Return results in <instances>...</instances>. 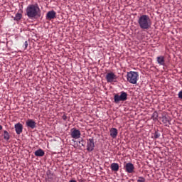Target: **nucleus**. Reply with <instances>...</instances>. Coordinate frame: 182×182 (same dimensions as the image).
<instances>
[{"instance_id":"9d476101","label":"nucleus","mask_w":182,"mask_h":182,"mask_svg":"<svg viewBox=\"0 0 182 182\" xmlns=\"http://www.w3.org/2000/svg\"><path fill=\"white\" fill-rule=\"evenodd\" d=\"M56 14H57V13H55V11L52 10V11H48L46 14V19L50 21L51 19H55Z\"/></svg>"},{"instance_id":"1a4fd4ad","label":"nucleus","mask_w":182,"mask_h":182,"mask_svg":"<svg viewBox=\"0 0 182 182\" xmlns=\"http://www.w3.org/2000/svg\"><path fill=\"white\" fill-rule=\"evenodd\" d=\"M36 124H37V123L35 122V121L33 119H28V120H26V127L28 128L34 129L35 128H36Z\"/></svg>"},{"instance_id":"ddd939ff","label":"nucleus","mask_w":182,"mask_h":182,"mask_svg":"<svg viewBox=\"0 0 182 182\" xmlns=\"http://www.w3.org/2000/svg\"><path fill=\"white\" fill-rule=\"evenodd\" d=\"M118 134V130L116 128L110 129V136L112 139H116Z\"/></svg>"},{"instance_id":"9b49d317","label":"nucleus","mask_w":182,"mask_h":182,"mask_svg":"<svg viewBox=\"0 0 182 182\" xmlns=\"http://www.w3.org/2000/svg\"><path fill=\"white\" fill-rule=\"evenodd\" d=\"M156 62L161 66H165L166 65V60L164 58V56H163V55L157 56Z\"/></svg>"},{"instance_id":"423d86ee","label":"nucleus","mask_w":182,"mask_h":182,"mask_svg":"<svg viewBox=\"0 0 182 182\" xmlns=\"http://www.w3.org/2000/svg\"><path fill=\"white\" fill-rule=\"evenodd\" d=\"M95 148V142L93 137L87 139V151L92 152Z\"/></svg>"},{"instance_id":"412c9836","label":"nucleus","mask_w":182,"mask_h":182,"mask_svg":"<svg viewBox=\"0 0 182 182\" xmlns=\"http://www.w3.org/2000/svg\"><path fill=\"white\" fill-rule=\"evenodd\" d=\"M154 139H159L160 137V134L159 133V132H154Z\"/></svg>"},{"instance_id":"4be33fe9","label":"nucleus","mask_w":182,"mask_h":182,"mask_svg":"<svg viewBox=\"0 0 182 182\" xmlns=\"http://www.w3.org/2000/svg\"><path fill=\"white\" fill-rule=\"evenodd\" d=\"M178 97L179 100H182V90L181 91H179L178 94Z\"/></svg>"},{"instance_id":"0eeeda50","label":"nucleus","mask_w":182,"mask_h":182,"mask_svg":"<svg viewBox=\"0 0 182 182\" xmlns=\"http://www.w3.org/2000/svg\"><path fill=\"white\" fill-rule=\"evenodd\" d=\"M125 172L128 173H134V165L132 164L131 162L126 163L124 166Z\"/></svg>"},{"instance_id":"aec40b11","label":"nucleus","mask_w":182,"mask_h":182,"mask_svg":"<svg viewBox=\"0 0 182 182\" xmlns=\"http://www.w3.org/2000/svg\"><path fill=\"white\" fill-rule=\"evenodd\" d=\"M137 182H146V179L141 176H139L138 180H136Z\"/></svg>"},{"instance_id":"4468645a","label":"nucleus","mask_w":182,"mask_h":182,"mask_svg":"<svg viewBox=\"0 0 182 182\" xmlns=\"http://www.w3.org/2000/svg\"><path fill=\"white\" fill-rule=\"evenodd\" d=\"M34 155L38 157H42L45 155V151L41 149H39L34 152Z\"/></svg>"},{"instance_id":"f257e3e1","label":"nucleus","mask_w":182,"mask_h":182,"mask_svg":"<svg viewBox=\"0 0 182 182\" xmlns=\"http://www.w3.org/2000/svg\"><path fill=\"white\" fill-rule=\"evenodd\" d=\"M26 15L30 19L40 18L41 10L39 5L38 4H29L26 8Z\"/></svg>"},{"instance_id":"393cba45","label":"nucleus","mask_w":182,"mask_h":182,"mask_svg":"<svg viewBox=\"0 0 182 182\" xmlns=\"http://www.w3.org/2000/svg\"><path fill=\"white\" fill-rule=\"evenodd\" d=\"M79 144H81V146H85V144L83 143V139H81V141H79Z\"/></svg>"},{"instance_id":"6ab92c4d","label":"nucleus","mask_w":182,"mask_h":182,"mask_svg":"<svg viewBox=\"0 0 182 182\" xmlns=\"http://www.w3.org/2000/svg\"><path fill=\"white\" fill-rule=\"evenodd\" d=\"M157 117H159V114H157L156 112H154L152 115L153 120H156Z\"/></svg>"},{"instance_id":"39448f33","label":"nucleus","mask_w":182,"mask_h":182,"mask_svg":"<svg viewBox=\"0 0 182 182\" xmlns=\"http://www.w3.org/2000/svg\"><path fill=\"white\" fill-rule=\"evenodd\" d=\"M105 79L107 80V82H116L117 80V76L114 73H107V75H105Z\"/></svg>"},{"instance_id":"7ed1b4c3","label":"nucleus","mask_w":182,"mask_h":182,"mask_svg":"<svg viewBox=\"0 0 182 182\" xmlns=\"http://www.w3.org/2000/svg\"><path fill=\"white\" fill-rule=\"evenodd\" d=\"M138 78H139V73L137 72L130 71L127 73V80H128L129 83H132V84L137 83Z\"/></svg>"},{"instance_id":"cd10ccee","label":"nucleus","mask_w":182,"mask_h":182,"mask_svg":"<svg viewBox=\"0 0 182 182\" xmlns=\"http://www.w3.org/2000/svg\"><path fill=\"white\" fill-rule=\"evenodd\" d=\"M3 129V126L0 125V131H1Z\"/></svg>"},{"instance_id":"5701e85b","label":"nucleus","mask_w":182,"mask_h":182,"mask_svg":"<svg viewBox=\"0 0 182 182\" xmlns=\"http://www.w3.org/2000/svg\"><path fill=\"white\" fill-rule=\"evenodd\" d=\"M53 174L51 173L50 172H48V178H50V179H52L53 178Z\"/></svg>"},{"instance_id":"a878e982","label":"nucleus","mask_w":182,"mask_h":182,"mask_svg":"<svg viewBox=\"0 0 182 182\" xmlns=\"http://www.w3.org/2000/svg\"><path fill=\"white\" fill-rule=\"evenodd\" d=\"M24 46H25V49H26L27 47H28V42L27 41H25Z\"/></svg>"},{"instance_id":"f3484780","label":"nucleus","mask_w":182,"mask_h":182,"mask_svg":"<svg viewBox=\"0 0 182 182\" xmlns=\"http://www.w3.org/2000/svg\"><path fill=\"white\" fill-rule=\"evenodd\" d=\"M23 15L22 14L17 13L16 14V17L14 18V20L16 22H18L21 19H22Z\"/></svg>"},{"instance_id":"f03ea898","label":"nucleus","mask_w":182,"mask_h":182,"mask_svg":"<svg viewBox=\"0 0 182 182\" xmlns=\"http://www.w3.org/2000/svg\"><path fill=\"white\" fill-rule=\"evenodd\" d=\"M138 23L140 28L142 30H149L151 28V20L146 14L141 15L140 17H139Z\"/></svg>"},{"instance_id":"2eb2a0df","label":"nucleus","mask_w":182,"mask_h":182,"mask_svg":"<svg viewBox=\"0 0 182 182\" xmlns=\"http://www.w3.org/2000/svg\"><path fill=\"white\" fill-rule=\"evenodd\" d=\"M111 170L114 172H117L119 171V164L117 163H112L111 164Z\"/></svg>"},{"instance_id":"b1692460","label":"nucleus","mask_w":182,"mask_h":182,"mask_svg":"<svg viewBox=\"0 0 182 182\" xmlns=\"http://www.w3.org/2000/svg\"><path fill=\"white\" fill-rule=\"evenodd\" d=\"M62 119H63L64 121H65V120L68 119V117L64 114V115H63Z\"/></svg>"},{"instance_id":"f8f14e48","label":"nucleus","mask_w":182,"mask_h":182,"mask_svg":"<svg viewBox=\"0 0 182 182\" xmlns=\"http://www.w3.org/2000/svg\"><path fill=\"white\" fill-rule=\"evenodd\" d=\"M14 128L16 129V132L18 135L22 134L23 132V125L21 123H17L14 125Z\"/></svg>"},{"instance_id":"a211bd4d","label":"nucleus","mask_w":182,"mask_h":182,"mask_svg":"<svg viewBox=\"0 0 182 182\" xmlns=\"http://www.w3.org/2000/svg\"><path fill=\"white\" fill-rule=\"evenodd\" d=\"M4 140L6 141H9L10 139V135L9 133L7 131H4V134H3Z\"/></svg>"},{"instance_id":"6e6552de","label":"nucleus","mask_w":182,"mask_h":182,"mask_svg":"<svg viewBox=\"0 0 182 182\" xmlns=\"http://www.w3.org/2000/svg\"><path fill=\"white\" fill-rule=\"evenodd\" d=\"M70 136L73 139H80V130L75 128L70 129Z\"/></svg>"},{"instance_id":"20e7f679","label":"nucleus","mask_w":182,"mask_h":182,"mask_svg":"<svg viewBox=\"0 0 182 182\" xmlns=\"http://www.w3.org/2000/svg\"><path fill=\"white\" fill-rule=\"evenodd\" d=\"M128 94L124 91L120 92V95L115 94L114 96V103L118 104L120 102H125L127 100Z\"/></svg>"},{"instance_id":"dca6fc26","label":"nucleus","mask_w":182,"mask_h":182,"mask_svg":"<svg viewBox=\"0 0 182 182\" xmlns=\"http://www.w3.org/2000/svg\"><path fill=\"white\" fill-rule=\"evenodd\" d=\"M161 122H163L165 125H168L169 124V119L166 116H163L161 117Z\"/></svg>"},{"instance_id":"bb28decb","label":"nucleus","mask_w":182,"mask_h":182,"mask_svg":"<svg viewBox=\"0 0 182 182\" xmlns=\"http://www.w3.org/2000/svg\"><path fill=\"white\" fill-rule=\"evenodd\" d=\"M69 182H77V181L75 180L72 179Z\"/></svg>"}]
</instances>
